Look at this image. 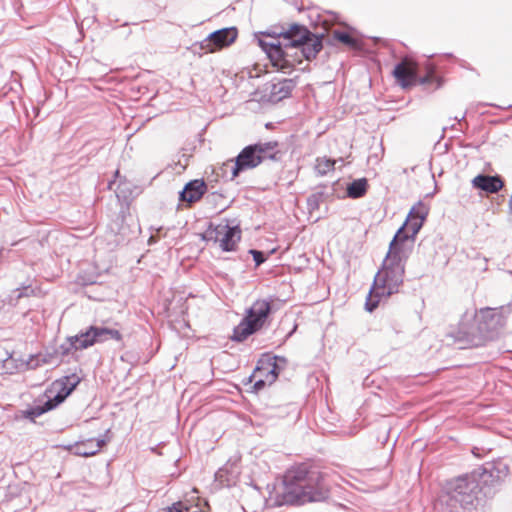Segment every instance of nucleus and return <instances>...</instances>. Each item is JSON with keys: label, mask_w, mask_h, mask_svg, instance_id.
<instances>
[{"label": "nucleus", "mask_w": 512, "mask_h": 512, "mask_svg": "<svg viewBox=\"0 0 512 512\" xmlns=\"http://www.w3.org/2000/svg\"><path fill=\"white\" fill-rule=\"evenodd\" d=\"M282 40L266 44L272 65L284 74H290L303 59L311 61L323 49V34H314L307 27L292 24L282 29Z\"/></svg>", "instance_id": "nucleus-1"}, {"label": "nucleus", "mask_w": 512, "mask_h": 512, "mask_svg": "<svg viewBox=\"0 0 512 512\" xmlns=\"http://www.w3.org/2000/svg\"><path fill=\"white\" fill-rule=\"evenodd\" d=\"M329 489L324 474L310 465L302 463L291 467L283 476L282 490L277 495L279 505H301L324 501Z\"/></svg>", "instance_id": "nucleus-2"}, {"label": "nucleus", "mask_w": 512, "mask_h": 512, "mask_svg": "<svg viewBox=\"0 0 512 512\" xmlns=\"http://www.w3.org/2000/svg\"><path fill=\"white\" fill-rule=\"evenodd\" d=\"M404 274L405 264L385 258L382 269L376 274L366 299V310L374 311L381 297H389L398 292L400 285L403 283Z\"/></svg>", "instance_id": "nucleus-3"}, {"label": "nucleus", "mask_w": 512, "mask_h": 512, "mask_svg": "<svg viewBox=\"0 0 512 512\" xmlns=\"http://www.w3.org/2000/svg\"><path fill=\"white\" fill-rule=\"evenodd\" d=\"M475 475L465 474L447 483L446 504L454 512H473L479 503L481 487Z\"/></svg>", "instance_id": "nucleus-4"}, {"label": "nucleus", "mask_w": 512, "mask_h": 512, "mask_svg": "<svg viewBox=\"0 0 512 512\" xmlns=\"http://www.w3.org/2000/svg\"><path fill=\"white\" fill-rule=\"evenodd\" d=\"M278 143L276 141L258 142L244 147L234 159L231 166L230 181H233L240 173L259 166L264 160H275L278 154Z\"/></svg>", "instance_id": "nucleus-5"}, {"label": "nucleus", "mask_w": 512, "mask_h": 512, "mask_svg": "<svg viewBox=\"0 0 512 512\" xmlns=\"http://www.w3.org/2000/svg\"><path fill=\"white\" fill-rule=\"evenodd\" d=\"M271 312L272 300L260 299L255 301L247 310L246 316L234 328L231 339L236 342L247 339L264 326Z\"/></svg>", "instance_id": "nucleus-6"}, {"label": "nucleus", "mask_w": 512, "mask_h": 512, "mask_svg": "<svg viewBox=\"0 0 512 512\" xmlns=\"http://www.w3.org/2000/svg\"><path fill=\"white\" fill-rule=\"evenodd\" d=\"M393 75L402 88H408L416 84L430 85L437 82V88L441 86V81L436 75V67L427 64L426 74L419 75V66L417 62L410 58H403L394 68Z\"/></svg>", "instance_id": "nucleus-7"}, {"label": "nucleus", "mask_w": 512, "mask_h": 512, "mask_svg": "<svg viewBox=\"0 0 512 512\" xmlns=\"http://www.w3.org/2000/svg\"><path fill=\"white\" fill-rule=\"evenodd\" d=\"M479 321L476 317L465 316L456 327H451L447 332L450 338L459 348L480 347L486 345L484 336L480 331Z\"/></svg>", "instance_id": "nucleus-8"}, {"label": "nucleus", "mask_w": 512, "mask_h": 512, "mask_svg": "<svg viewBox=\"0 0 512 512\" xmlns=\"http://www.w3.org/2000/svg\"><path fill=\"white\" fill-rule=\"evenodd\" d=\"M508 466L502 461L488 462L475 469L470 475L476 476V481L485 496L492 493L491 488L497 486L508 474Z\"/></svg>", "instance_id": "nucleus-9"}, {"label": "nucleus", "mask_w": 512, "mask_h": 512, "mask_svg": "<svg viewBox=\"0 0 512 512\" xmlns=\"http://www.w3.org/2000/svg\"><path fill=\"white\" fill-rule=\"evenodd\" d=\"M475 315L486 343L496 339L506 324V318L501 309L484 308Z\"/></svg>", "instance_id": "nucleus-10"}, {"label": "nucleus", "mask_w": 512, "mask_h": 512, "mask_svg": "<svg viewBox=\"0 0 512 512\" xmlns=\"http://www.w3.org/2000/svg\"><path fill=\"white\" fill-rule=\"evenodd\" d=\"M81 337L84 338L79 346L87 348L108 340L122 341V334L118 329L95 325L88 327L85 331H81Z\"/></svg>", "instance_id": "nucleus-11"}, {"label": "nucleus", "mask_w": 512, "mask_h": 512, "mask_svg": "<svg viewBox=\"0 0 512 512\" xmlns=\"http://www.w3.org/2000/svg\"><path fill=\"white\" fill-rule=\"evenodd\" d=\"M238 32L235 27H227L210 33L200 43L201 50L206 53H213L232 44L237 38Z\"/></svg>", "instance_id": "nucleus-12"}, {"label": "nucleus", "mask_w": 512, "mask_h": 512, "mask_svg": "<svg viewBox=\"0 0 512 512\" xmlns=\"http://www.w3.org/2000/svg\"><path fill=\"white\" fill-rule=\"evenodd\" d=\"M279 363L285 365L286 359L280 356L265 355L258 361L252 376H260L267 381L268 385H271L276 381L281 369Z\"/></svg>", "instance_id": "nucleus-13"}, {"label": "nucleus", "mask_w": 512, "mask_h": 512, "mask_svg": "<svg viewBox=\"0 0 512 512\" xmlns=\"http://www.w3.org/2000/svg\"><path fill=\"white\" fill-rule=\"evenodd\" d=\"M215 241L220 242V247L223 251H234L237 243L241 239V230L239 226L222 225L219 224L214 229Z\"/></svg>", "instance_id": "nucleus-14"}, {"label": "nucleus", "mask_w": 512, "mask_h": 512, "mask_svg": "<svg viewBox=\"0 0 512 512\" xmlns=\"http://www.w3.org/2000/svg\"><path fill=\"white\" fill-rule=\"evenodd\" d=\"M34 356L30 357V360L27 362H21L19 365H13L14 359L9 356L4 360L3 367L6 370V372L13 373V369H35L40 364H51V365H59L62 359L59 358L58 354L54 352L52 353H46L41 358H37L36 362L34 363Z\"/></svg>", "instance_id": "nucleus-15"}, {"label": "nucleus", "mask_w": 512, "mask_h": 512, "mask_svg": "<svg viewBox=\"0 0 512 512\" xmlns=\"http://www.w3.org/2000/svg\"><path fill=\"white\" fill-rule=\"evenodd\" d=\"M427 216L428 208L422 201H419L410 210L404 225L406 226L407 230L410 231L412 237H416L418 232L421 230Z\"/></svg>", "instance_id": "nucleus-16"}, {"label": "nucleus", "mask_w": 512, "mask_h": 512, "mask_svg": "<svg viewBox=\"0 0 512 512\" xmlns=\"http://www.w3.org/2000/svg\"><path fill=\"white\" fill-rule=\"evenodd\" d=\"M207 191V184L203 179H194L185 184L179 192V199L182 202L195 203L199 201Z\"/></svg>", "instance_id": "nucleus-17"}, {"label": "nucleus", "mask_w": 512, "mask_h": 512, "mask_svg": "<svg viewBox=\"0 0 512 512\" xmlns=\"http://www.w3.org/2000/svg\"><path fill=\"white\" fill-rule=\"evenodd\" d=\"M109 430L106 431L105 435L101 438L88 439L87 441L76 443L72 447V452L76 456L90 457L94 456L104 445H106L110 438L107 436Z\"/></svg>", "instance_id": "nucleus-18"}, {"label": "nucleus", "mask_w": 512, "mask_h": 512, "mask_svg": "<svg viewBox=\"0 0 512 512\" xmlns=\"http://www.w3.org/2000/svg\"><path fill=\"white\" fill-rule=\"evenodd\" d=\"M472 185L474 188L487 193H497L502 189L504 183L498 175L479 174L473 178Z\"/></svg>", "instance_id": "nucleus-19"}, {"label": "nucleus", "mask_w": 512, "mask_h": 512, "mask_svg": "<svg viewBox=\"0 0 512 512\" xmlns=\"http://www.w3.org/2000/svg\"><path fill=\"white\" fill-rule=\"evenodd\" d=\"M295 85L292 79H282L276 83H272L269 92L270 100L272 102H279L289 97Z\"/></svg>", "instance_id": "nucleus-20"}, {"label": "nucleus", "mask_w": 512, "mask_h": 512, "mask_svg": "<svg viewBox=\"0 0 512 512\" xmlns=\"http://www.w3.org/2000/svg\"><path fill=\"white\" fill-rule=\"evenodd\" d=\"M414 244L412 243H403L397 242L393 246L392 241L389 244V250L386 254L387 259L397 261L398 263L406 264L407 259L409 258Z\"/></svg>", "instance_id": "nucleus-21"}, {"label": "nucleus", "mask_w": 512, "mask_h": 512, "mask_svg": "<svg viewBox=\"0 0 512 512\" xmlns=\"http://www.w3.org/2000/svg\"><path fill=\"white\" fill-rule=\"evenodd\" d=\"M132 220V216L126 210L122 209L111 224V230L125 237L133 232L129 223V221Z\"/></svg>", "instance_id": "nucleus-22"}, {"label": "nucleus", "mask_w": 512, "mask_h": 512, "mask_svg": "<svg viewBox=\"0 0 512 512\" xmlns=\"http://www.w3.org/2000/svg\"><path fill=\"white\" fill-rule=\"evenodd\" d=\"M81 332L75 336L68 337L66 341L60 344L56 349L55 353L58 354L59 358L69 355L72 351L87 349V347H80L82 342Z\"/></svg>", "instance_id": "nucleus-23"}, {"label": "nucleus", "mask_w": 512, "mask_h": 512, "mask_svg": "<svg viewBox=\"0 0 512 512\" xmlns=\"http://www.w3.org/2000/svg\"><path fill=\"white\" fill-rule=\"evenodd\" d=\"M368 188V182L366 178H359L353 180L348 184L346 193L349 198L357 199L363 197Z\"/></svg>", "instance_id": "nucleus-24"}, {"label": "nucleus", "mask_w": 512, "mask_h": 512, "mask_svg": "<svg viewBox=\"0 0 512 512\" xmlns=\"http://www.w3.org/2000/svg\"><path fill=\"white\" fill-rule=\"evenodd\" d=\"M61 388L70 395L77 385L80 383V377L76 374H71L68 376H64L60 381H58Z\"/></svg>", "instance_id": "nucleus-25"}, {"label": "nucleus", "mask_w": 512, "mask_h": 512, "mask_svg": "<svg viewBox=\"0 0 512 512\" xmlns=\"http://www.w3.org/2000/svg\"><path fill=\"white\" fill-rule=\"evenodd\" d=\"M409 231L407 230L406 226L403 224L398 230L397 232L395 233L393 239L391 240L392 241V244L393 246L395 245V243L397 242H403V243H412L414 244V241H415V237H412V234L408 233Z\"/></svg>", "instance_id": "nucleus-26"}, {"label": "nucleus", "mask_w": 512, "mask_h": 512, "mask_svg": "<svg viewBox=\"0 0 512 512\" xmlns=\"http://www.w3.org/2000/svg\"><path fill=\"white\" fill-rule=\"evenodd\" d=\"M282 29L286 30L283 26H281V27H275V28H273V30L268 31L266 34H267V36H269L271 38L270 41L259 40V45L261 46V48L263 49V51L266 54H267V51H268V48H267L266 44L275 43V42H277L279 40H282V34H280Z\"/></svg>", "instance_id": "nucleus-27"}, {"label": "nucleus", "mask_w": 512, "mask_h": 512, "mask_svg": "<svg viewBox=\"0 0 512 512\" xmlns=\"http://www.w3.org/2000/svg\"><path fill=\"white\" fill-rule=\"evenodd\" d=\"M333 37L338 40L339 42L352 47L356 48L358 46V41L351 36L348 32L336 30L333 33Z\"/></svg>", "instance_id": "nucleus-28"}, {"label": "nucleus", "mask_w": 512, "mask_h": 512, "mask_svg": "<svg viewBox=\"0 0 512 512\" xmlns=\"http://www.w3.org/2000/svg\"><path fill=\"white\" fill-rule=\"evenodd\" d=\"M335 161L330 159H317L315 170L318 175L324 176L334 170Z\"/></svg>", "instance_id": "nucleus-29"}, {"label": "nucleus", "mask_w": 512, "mask_h": 512, "mask_svg": "<svg viewBox=\"0 0 512 512\" xmlns=\"http://www.w3.org/2000/svg\"><path fill=\"white\" fill-rule=\"evenodd\" d=\"M49 409L47 408L46 404L42 405H36L34 407H31L23 412V415L25 418H28L32 421L35 420V418L41 416L42 414L48 412Z\"/></svg>", "instance_id": "nucleus-30"}, {"label": "nucleus", "mask_w": 512, "mask_h": 512, "mask_svg": "<svg viewBox=\"0 0 512 512\" xmlns=\"http://www.w3.org/2000/svg\"><path fill=\"white\" fill-rule=\"evenodd\" d=\"M68 396L69 395L61 388L53 398L46 400L45 404L50 411L61 404Z\"/></svg>", "instance_id": "nucleus-31"}, {"label": "nucleus", "mask_w": 512, "mask_h": 512, "mask_svg": "<svg viewBox=\"0 0 512 512\" xmlns=\"http://www.w3.org/2000/svg\"><path fill=\"white\" fill-rule=\"evenodd\" d=\"M228 164H234V159L228 160L224 162L217 171V176L226 177L228 180H230L231 176V166H228Z\"/></svg>", "instance_id": "nucleus-32"}, {"label": "nucleus", "mask_w": 512, "mask_h": 512, "mask_svg": "<svg viewBox=\"0 0 512 512\" xmlns=\"http://www.w3.org/2000/svg\"><path fill=\"white\" fill-rule=\"evenodd\" d=\"M249 253L253 256V260L256 266H260L262 263L266 261V256L262 251L251 249L249 250Z\"/></svg>", "instance_id": "nucleus-33"}, {"label": "nucleus", "mask_w": 512, "mask_h": 512, "mask_svg": "<svg viewBox=\"0 0 512 512\" xmlns=\"http://www.w3.org/2000/svg\"><path fill=\"white\" fill-rule=\"evenodd\" d=\"M319 199L320 197L316 194H313L308 197L307 199V206L310 211L318 209L319 208Z\"/></svg>", "instance_id": "nucleus-34"}, {"label": "nucleus", "mask_w": 512, "mask_h": 512, "mask_svg": "<svg viewBox=\"0 0 512 512\" xmlns=\"http://www.w3.org/2000/svg\"><path fill=\"white\" fill-rule=\"evenodd\" d=\"M169 512H190V507L182 502H178L169 508Z\"/></svg>", "instance_id": "nucleus-35"}, {"label": "nucleus", "mask_w": 512, "mask_h": 512, "mask_svg": "<svg viewBox=\"0 0 512 512\" xmlns=\"http://www.w3.org/2000/svg\"><path fill=\"white\" fill-rule=\"evenodd\" d=\"M253 376L251 375L250 376V379L252 378ZM258 379L255 381L254 383V390L255 391H260L262 390L266 385H268L267 381L264 380L263 378H261L260 376H256Z\"/></svg>", "instance_id": "nucleus-36"}, {"label": "nucleus", "mask_w": 512, "mask_h": 512, "mask_svg": "<svg viewBox=\"0 0 512 512\" xmlns=\"http://www.w3.org/2000/svg\"><path fill=\"white\" fill-rule=\"evenodd\" d=\"M155 242H157V238L154 235H151L149 240H148V243L152 244V243H155Z\"/></svg>", "instance_id": "nucleus-37"}, {"label": "nucleus", "mask_w": 512, "mask_h": 512, "mask_svg": "<svg viewBox=\"0 0 512 512\" xmlns=\"http://www.w3.org/2000/svg\"><path fill=\"white\" fill-rule=\"evenodd\" d=\"M464 118H465V114H464L461 118H459V117H455V119H456L457 121H459V122H460V121H462V120H464Z\"/></svg>", "instance_id": "nucleus-38"}, {"label": "nucleus", "mask_w": 512, "mask_h": 512, "mask_svg": "<svg viewBox=\"0 0 512 512\" xmlns=\"http://www.w3.org/2000/svg\"><path fill=\"white\" fill-rule=\"evenodd\" d=\"M27 295H28L27 293H23V292H21V293H19L18 298H20V297H22V296H27Z\"/></svg>", "instance_id": "nucleus-39"}, {"label": "nucleus", "mask_w": 512, "mask_h": 512, "mask_svg": "<svg viewBox=\"0 0 512 512\" xmlns=\"http://www.w3.org/2000/svg\"><path fill=\"white\" fill-rule=\"evenodd\" d=\"M294 330H296V327H293V330L289 332V335H292L294 333Z\"/></svg>", "instance_id": "nucleus-40"}, {"label": "nucleus", "mask_w": 512, "mask_h": 512, "mask_svg": "<svg viewBox=\"0 0 512 512\" xmlns=\"http://www.w3.org/2000/svg\"><path fill=\"white\" fill-rule=\"evenodd\" d=\"M294 330H296V327H293V330L289 332V335H292L294 333Z\"/></svg>", "instance_id": "nucleus-41"}, {"label": "nucleus", "mask_w": 512, "mask_h": 512, "mask_svg": "<svg viewBox=\"0 0 512 512\" xmlns=\"http://www.w3.org/2000/svg\"><path fill=\"white\" fill-rule=\"evenodd\" d=\"M294 330H296V327H293V330L289 332V335H292L294 333Z\"/></svg>", "instance_id": "nucleus-42"}, {"label": "nucleus", "mask_w": 512, "mask_h": 512, "mask_svg": "<svg viewBox=\"0 0 512 512\" xmlns=\"http://www.w3.org/2000/svg\"><path fill=\"white\" fill-rule=\"evenodd\" d=\"M294 330H296V327H293V330L289 332V335H292L294 333Z\"/></svg>", "instance_id": "nucleus-43"}, {"label": "nucleus", "mask_w": 512, "mask_h": 512, "mask_svg": "<svg viewBox=\"0 0 512 512\" xmlns=\"http://www.w3.org/2000/svg\"><path fill=\"white\" fill-rule=\"evenodd\" d=\"M222 470L220 469L219 471H217L216 473V477H218L220 474H221Z\"/></svg>", "instance_id": "nucleus-44"}, {"label": "nucleus", "mask_w": 512, "mask_h": 512, "mask_svg": "<svg viewBox=\"0 0 512 512\" xmlns=\"http://www.w3.org/2000/svg\"><path fill=\"white\" fill-rule=\"evenodd\" d=\"M212 233H214V230H213V231H211V232H209V234H210V238H213Z\"/></svg>", "instance_id": "nucleus-45"}]
</instances>
